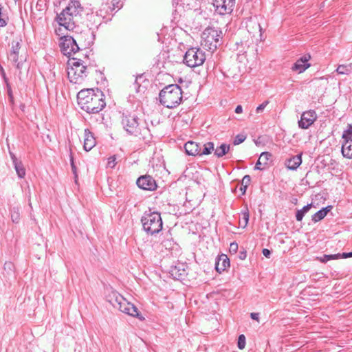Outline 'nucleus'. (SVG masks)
<instances>
[{
	"label": "nucleus",
	"mask_w": 352,
	"mask_h": 352,
	"mask_svg": "<svg viewBox=\"0 0 352 352\" xmlns=\"http://www.w3.org/2000/svg\"><path fill=\"white\" fill-rule=\"evenodd\" d=\"M78 104L88 113H98L106 106L104 95L96 89H82L77 95Z\"/></svg>",
	"instance_id": "obj_1"
},
{
	"label": "nucleus",
	"mask_w": 352,
	"mask_h": 352,
	"mask_svg": "<svg viewBox=\"0 0 352 352\" xmlns=\"http://www.w3.org/2000/svg\"><path fill=\"white\" fill-rule=\"evenodd\" d=\"M139 118L135 115L124 116L122 124L126 131L140 139L146 140L150 135V131L144 122H139Z\"/></svg>",
	"instance_id": "obj_2"
},
{
	"label": "nucleus",
	"mask_w": 352,
	"mask_h": 352,
	"mask_svg": "<svg viewBox=\"0 0 352 352\" xmlns=\"http://www.w3.org/2000/svg\"><path fill=\"white\" fill-rule=\"evenodd\" d=\"M159 100L160 102L166 108L177 107L182 100V91L180 87L176 84L166 86L160 91Z\"/></svg>",
	"instance_id": "obj_3"
},
{
	"label": "nucleus",
	"mask_w": 352,
	"mask_h": 352,
	"mask_svg": "<svg viewBox=\"0 0 352 352\" xmlns=\"http://www.w3.org/2000/svg\"><path fill=\"white\" fill-rule=\"evenodd\" d=\"M107 301L116 309L129 316L144 320L138 308L116 291L111 292L107 296Z\"/></svg>",
	"instance_id": "obj_4"
},
{
	"label": "nucleus",
	"mask_w": 352,
	"mask_h": 352,
	"mask_svg": "<svg viewBox=\"0 0 352 352\" xmlns=\"http://www.w3.org/2000/svg\"><path fill=\"white\" fill-rule=\"evenodd\" d=\"M87 76V67L82 60L76 58H71L67 62V77L74 84H81Z\"/></svg>",
	"instance_id": "obj_5"
},
{
	"label": "nucleus",
	"mask_w": 352,
	"mask_h": 352,
	"mask_svg": "<svg viewBox=\"0 0 352 352\" xmlns=\"http://www.w3.org/2000/svg\"><path fill=\"white\" fill-rule=\"evenodd\" d=\"M141 222L144 230L148 234H155L162 229V220L157 212H146L142 217Z\"/></svg>",
	"instance_id": "obj_6"
},
{
	"label": "nucleus",
	"mask_w": 352,
	"mask_h": 352,
	"mask_svg": "<svg viewBox=\"0 0 352 352\" xmlns=\"http://www.w3.org/2000/svg\"><path fill=\"white\" fill-rule=\"evenodd\" d=\"M222 31L214 28H207L201 34V46L207 50L214 51L220 45Z\"/></svg>",
	"instance_id": "obj_7"
},
{
	"label": "nucleus",
	"mask_w": 352,
	"mask_h": 352,
	"mask_svg": "<svg viewBox=\"0 0 352 352\" xmlns=\"http://www.w3.org/2000/svg\"><path fill=\"white\" fill-rule=\"evenodd\" d=\"M205 60V53L201 49L196 47L188 49L184 56V63L190 67L200 66Z\"/></svg>",
	"instance_id": "obj_8"
},
{
	"label": "nucleus",
	"mask_w": 352,
	"mask_h": 352,
	"mask_svg": "<svg viewBox=\"0 0 352 352\" xmlns=\"http://www.w3.org/2000/svg\"><path fill=\"white\" fill-rule=\"evenodd\" d=\"M21 39L16 38L11 43V47L8 54V60L19 69L22 67L23 58L19 56V50L21 47Z\"/></svg>",
	"instance_id": "obj_9"
},
{
	"label": "nucleus",
	"mask_w": 352,
	"mask_h": 352,
	"mask_svg": "<svg viewBox=\"0 0 352 352\" xmlns=\"http://www.w3.org/2000/svg\"><path fill=\"white\" fill-rule=\"evenodd\" d=\"M60 47L61 52L68 57L75 54L80 50L76 40L71 36H63L60 38Z\"/></svg>",
	"instance_id": "obj_10"
},
{
	"label": "nucleus",
	"mask_w": 352,
	"mask_h": 352,
	"mask_svg": "<svg viewBox=\"0 0 352 352\" xmlns=\"http://www.w3.org/2000/svg\"><path fill=\"white\" fill-rule=\"evenodd\" d=\"M80 17L74 16L72 12H69L65 10L57 15L56 21L60 26L63 27L67 30H72L76 27V23L78 22Z\"/></svg>",
	"instance_id": "obj_11"
},
{
	"label": "nucleus",
	"mask_w": 352,
	"mask_h": 352,
	"mask_svg": "<svg viewBox=\"0 0 352 352\" xmlns=\"http://www.w3.org/2000/svg\"><path fill=\"white\" fill-rule=\"evenodd\" d=\"M235 5V0H213L215 11L221 15L231 13Z\"/></svg>",
	"instance_id": "obj_12"
},
{
	"label": "nucleus",
	"mask_w": 352,
	"mask_h": 352,
	"mask_svg": "<svg viewBox=\"0 0 352 352\" xmlns=\"http://www.w3.org/2000/svg\"><path fill=\"white\" fill-rule=\"evenodd\" d=\"M317 119V114L314 110H309L304 112L301 115L300 120L298 121V126L303 129H308Z\"/></svg>",
	"instance_id": "obj_13"
},
{
	"label": "nucleus",
	"mask_w": 352,
	"mask_h": 352,
	"mask_svg": "<svg viewBox=\"0 0 352 352\" xmlns=\"http://www.w3.org/2000/svg\"><path fill=\"white\" fill-rule=\"evenodd\" d=\"M138 186L145 190H154L157 188L155 180L150 175L140 176L136 182Z\"/></svg>",
	"instance_id": "obj_14"
},
{
	"label": "nucleus",
	"mask_w": 352,
	"mask_h": 352,
	"mask_svg": "<svg viewBox=\"0 0 352 352\" xmlns=\"http://www.w3.org/2000/svg\"><path fill=\"white\" fill-rule=\"evenodd\" d=\"M310 55L302 56L294 64L292 67V70L298 72V73L303 72L310 67V64L308 63V61L310 60Z\"/></svg>",
	"instance_id": "obj_15"
},
{
	"label": "nucleus",
	"mask_w": 352,
	"mask_h": 352,
	"mask_svg": "<svg viewBox=\"0 0 352 352\" xmlns=\"http://www.w3.org/2000/svg\"><path fill=\"white\" fill-rule=\"evenodd\" d=\"M69 12H72L74 16L80 17L83 7L78 0H70L66 8L64 9Z\"/></svg>",
	"instance_id": "obj_16"
},
{
	"label": "nucleus",
	"mask_w": 352,
	"mask_h": 352,
	"mask_svg": "<svg viewBox=\"0 0 352 352\" xmlns=\"http://www.w3.org/2000/svg\"><path fill=\"white\" fill-rule=\"evenodd\" d=\"M84 134L83 148L86 151H89L96 146V139L89 129H85Z\"/></svg>",
	"instance_id": "obj_17"
},
{
	"label": "nucleus",
	"mask_w": 352,
	"mask_h": 352,
	"mask_svg": "<svg viewBox=\"0 0 352 352\" xmlns=\"http://www.w3.org/2000/svg\"><path fill=\"white\" fill-rule=\"evenodd\" d=\"M186 153L188 155L196 156L200 154V144L188 141L184 144Z\"/></svg>",
	"instance_id": "obj_18"
},
{
	"label": "nucleus",
	"mask_w": 352,
	"mask_h": 352,
	"mask_svg": "<svg viewBox=\"0 0 352 352\" xmlns=\"http://www.w3.org/2000/svg\"><path fill=\"white\" fill-rule=\"evenodd\" d=\"M272 154L269 152H263L256 163L254 169L262 170L265 168V166L267 165L268 161L271 159Z\"/></svg>",
	"instance_id": "obj_19"
},
{
	"label": "nucleus",
	"mask_w": 352,
	"mask_h": 352,
	"mask_svg": "<svg viewBox=\"0 0 352 352\" xmlns=\"http://www.w3.org/2000/svg\"><path fill=\"white\" fill-rule=\"evenodd\" d=\"M230 265V261L228 256L225 254L219 256L215 262L216 270L219 272L224 271Z\"/></svg>",
	"instance_id": "obj_20"
},
{
	"label": "nucleus",
	"mask_w": 352,
	"mask_h": 352,
	"mask_svg": "<svg viewBox=\"0 0 352 352\" xmlns=\"http://www.w3.org/2000/svg\"><path fill=\"white\" fill-rule=\"evenodd\" d=\"M302 163V154L293 156L286 160L285 166L289 170H295Z\"/></svg>",
	"instance_id": "obj_21"
},
{
	"label": "nucleus",
	"mask_w": 352,
	"mask_h": 352,
	"mask_svg": "<svg viewBox=\"0 0 352 352\" xmlns=\"http://www.w3.org/2000/svg\"><path fill=\"white\" fill-rule=\"evenodd\" d=\"M344 140V142L342 146V153L344 157L351 159L352 158V138Z\"/></svg>",
	"instance_id": "obj_22"
},
{
	"label": "nucleus",
	"mask_w": 352,
	"mask_h": 352,
	"mask_svg": "<svg viewBox=\"0 0 352 352\" xmlns=\"http://www.w3.org/2000/svg\"><path fill=\"white\" fill-rule=\"evenodd\" d=\"M332 209V206H328L327 207H324V208H322L321 210H318L317 212H316L313 216H312V221L314 222H318L320 220H322V219H324L327 213Z\"/></svg>",
	"instance_id": "obj_23"
},
{
	"label": "nucleus",
	"mask_w": 352,
	"mask_h": 352,
	"mask_svg": "<svg viewBox=\"0 0 352 352\" xmlns=\"http://www.w3.org/2000/svg\"><path fill=\"white\" fill-rule=\"evenodd\" d=\"M336 71L340 75H349L352 73V63L339 65Z\"/></svg>",
	"instance_id": "obj_24"
},
{
	"label": "nucleus",
	"mask_w": 352,
	"mask_h": 352,
	"mask_svg": "<svg viewBox=\"0 0 352 352\" xmlns=\"http://www.w3.org/2000/svg\"><path fill=\"white\" fill-rule=\"evenodd\" d=\"M214 150V144L211 142H208L203 145L200 144V154L199 155H209Z\"/></svg>",
	"instance_id": "obj_25"
},
{
	"label": "nucleus",
	"mask_w": 352,
	"mask_h": 352,
	"mask_svg": "<svg viewBox=\"0 0 352 352\" xmlns=\"http://www.w3.org/2000/svg\"><path fill=\"white\" fill-rule=\"evenodd\" d=\"M230 150V145L226 144H221L214 150V155L218 157H221L228 153Z\"/></svg>",
	"instance_id": "obj_26"
},
{
	"label": "nucleus",
	"mask_w": 352,
	"mask_h": 352,
	"mask_svg": "<svg viewBox=\"0 0 352 352\" xmlns=\"http://www.w3.org/2000/svg\"><path fill=\"white\" fill-rule=\"evenodd\" d=\"M312 207V204L305 206L301 210H298L296 214V219L298 221H302L305 214L309 211Z\"/></svg>",
	"instance_id": "obj_27"
},
{
	"label": "nucleus",
	"mask_w": 352,
	"mask_h": 352,
	"mask_svg": "<svg viewBox=\"0 0 352 352\" xmlns=\"http://www.w3.org/2000/svg\"><path fill=\"white\" fill-rule=\"evenodd\" d=\"M13 164L19 177L23 178L25 175V170L22 162L19 161Z\"/></svg>",
	"instance_id": "obj_28"
},
{
	"label": "nucleus",
	"mask_w": 352,
	"mask_h": 352,
	"mask_svg": "<svg viewBox=\"0 0 352 352\" xmlns=\"http://www.w3.org/2000/svg\"><path fill=\"white\" fill-rule=\"evenodd\" d=\"M11 219L13 223H17L20 221V212L18 207H13L10 211Z\"/></svg>",
	"instance_id": "obj_29"
},
{
	"label": "nucleus",
	"mask_w": 352,
	"mask_h": 352,
	"mask_svg": "<svg viewBox=\"0 0 352 352\" xmlns=\"http://www.w3.org/2000/svg\"><path fill=\"white\" fill-rule=\"evenodd\" d=\"M340 256L337 255V254H324L322 257L319 258V260L322 263H327V261L333 259H339Z\"/></svg>",
	"instance_id": "obj_30"
},
{
	"label": "nucleus",
	"mask_w": 352,
	"mask_h": 352,
	"mask_svg": "<svg viewBox=\"0 0 352 352\" xmlns=\"http://www.w3.org/2000/svg\"><path fill=\"white\" fill-rule=\"evenodd\" d=\"M245 337L243 334H241L239 336L238 342H237V346L239 349L242 350L245 346Z\"/></svg>",
	"instance_id": "obj_31"
},
{
	"label": "nucleus",
	"mask_w": 352,
	"mask_h": 352,
	"mask_svg": "<svg viewBox=\"0 0 352 352\" xmlns=\"http://www.w3.org/2000/svg\"><path fill=\"white\" fill-rule=\"evenodd\" d=\"M352 138V124H349L348 129L344 131L342 135V138Z\"/></svg>",
	"instance_id": "obj_32"
},
{
	"label": "nucleus",
	"mask_w": 352,
	"mask_h": 352,
	"mask_svg": "<svg viewBox=\"0 0 352 352\" xmlns=\"http://www.w3.org/2000/svg\"><path fill=\"white\" fill-rule=\"evenodd\" d=\"M142 78H143L142 75H140L139 76H137L135 79V82L133 83V87H134V89H135L136 92L140 91V85L139 80H141Z\"/></svg>",
	"instance_id": "obj_33"
},
{
	"label": "nucleus",
	"mask_w": 352,
	"mask_h": 352,
	"mask_svg": "<svg viewBox=\"0 0 352 352\" xmlns=\"http://www.w3.org/2000/svg\"><path fill=\"white\" fill-rule=\"evenodd\" d=\"M177 267H175L174 269L171 270V274L175 276V278H180L182 276L185 274V270H182V272H180L179 274H177Z\"/></svg>",
	"instance_id": "obj_34"
},
{
	"label": "nucleus",
	"mask_w": 352,
	"mask_h": 352,
	"mask_svg": "<svg viewBox=\"0 0 352 352\" xmlns=\"http://www.w3.org/2000/svg\"><path fill=\"white\" fill-rule=\"evenodd\" d=\"M245 137L243 136V135H238L235 138L233 143L234 145H238V144L242 143L245 140Z\"/></svg>",
	"instance_id": "obj_35"
},
{
	"label": "nucleus",
	"mask_w": 352,
	"mask_h": 352,
	"mask_svg": "<svg viewBox=\"0 0 352 352\" xmlns=\"http://www.w3.org/2000/svg\"><path fill=\"white\" fill-rule=\"evenodd\" d=\"M70 164H71L72 172H73L74 175H75V178L76 179L77 178V174H76L77 168L74 164V157L72 155V153L70 154Z\"/></svg>",
	"instance_id": "obj_36"
},
{
	"label": "nucleus",
	"mask_w": 352,
	"mask_h": 352,
	"mask_svg": "<svg viewBox=\"0 0 352 352\" xmlns=\"http://www.w3.org/2000/svg\"><path fill=\"white\" fill-rule=\"evenodd\" d=\"M269 101L265 100L262 104H261L258 107H257L256 111L257 113L262 112L266 106L268 104Z\"/></svg>",
	"instance_id": "obj_37"
},
{
	"label": "nucleus",
	"mask_w": 352,
	"mask_h": 352,
	"mask_svg": "<svg viewBox=\"0 0 352 352\" xmlns=\"http://www.w3.org/2000/svg\"><path fill=\"white\" fill-rule=\"evenodd\" d=\"M116 158L115 156L110 157L108 159V166L110 168H114L116 164Z\"/></svg>",
	"instance_id": "obj_38"
},
{
	"label": "nucleus",
	"mask_w": 352,
	"mask_h": 352,
	"mask_svg": "<svg viewBox=\"0 0 352 352\" xmlns=\"http://www.w3.org/2000/svg\"><path fill=\"white\" fill-rule=\"evenodd\" d=\"M251 182V178H250V176L248 175H246L243 177V179H242V182H241V184L242 185H245L246 186H248V185L250 184Z\"/></svg>",
	"instance_id": "obj_39"
},
{
	"label": "nucleus",
	"mask_w": 352,
	"mask_h": 352,
	"mask_svg": "<svg viewBox=\"0 0 352 352\" xmlns=\"http://www.w3.org/2000/svg\"><path fill=\"white\" fill-rule=\"evenodd\" d=\"M243 219L245 221V225H247L249 220V213L248 211L243 212Z\"/></svg>",
	"instance_id": "obj_40"
},
{
	"label": "nucleus",
	"mask_w": 352,
	"mask_h": 352,
	"mask_svg": "<svg viewBox=\"0 0 352 352\" xmlns=\"http://www.w3.org/2000/svg\"><path fill=\"white\" fill-rule=\"evenodd\" d=\"M238 249V244L236 243H232L230 245V250L233 251L234 252H236Z\"/></svg>",
	"instance_id": "obj_41"
},
{
	"label": "nucleus",
	"mask_w": 352,
	"mask_h": 352,
	"mask_svg": "<svg viewBox=\"0 0 352 352\" xmlns=\"http://www.w3.org/2000/svg\"><path fill=\"white\" fill-rule=\"evenodd\" d=\"M263 252V254L267 257V258H270V255H271V251L268 249H266V248H264L262 251Z\"/></svg>",
	"instance_id": "obj_42"
},
{
	"label": "nucleus",
	"mask_w": 352,
	"mask_h": 352,
	"mask_svg": "<svg viewBox=\"0 0 352 352\" xmlns=\"http://www.w3.org/2000/svg\"><path fill=\"white\" fill-rule=\"evenodd\" d=\"M10 157L12 160V163L14 164L17 162H19L18 159L16 158V157L15 156V155L12 153V152H10Z\"/></svg>",
	"instance_id": "obj_43"
},
{
	"label": "nucleus",
	"mask_w": 352,
	"mask_h": 352,
	"mask_svg": "<svg viewBox=\"0 0 352 352\" xmlns=\"http://www.w3.org/2000/svg\"><path fill=\"white\" fill-rule=\"evenodd\" d=\"M12 267H13V265H12V263H10V262H6V263H5V264H4V268H5V269H7V268H8V269H9L10 270H12Z\"/></svg>",
	"instance_id": "obj_44"
},
{
	"label": "nucleus",
	"mask_w": 352,
	"mask_h": 352,
	"mask_svg": "<svg viewBox=\"0 0 352 352\" xmlns=\"http://www.w3.org/2000/svg\"><path fill=\"white\" fill-rule=\"evenodd\" d=\"M250 316H251L252 319L258 320V317H259V314L258 313H252Z\"/></svg>",
	"instance_id": "obj_45"
},
{
	"label": "nucleus",
	"mask_w": 352,
	"mask_h": 352,
	"mask_svg": "<svg viewBox=\"0 0 352 352\" xmlns=\"http://www.w3.org/2000/svg\"><path fill=\"white\" fill-rule=\"evenodd\" d=\"M243 111V107L241 105H237L235 108V113H241Z\"/></svg>",
	"instance_id": "obj_46"
},
{
	"label": "nucleus",
	"mask_w": 352,
	"mask_h": 352,
	"mask_svg": "<svg viewBox=\"0 0 352 352\" xmlns=\"http://www.w3.org/2000/svg\"><path fill=\"white\" fill-rule=\"evenodd\" d=\"M337 255L340 256L339 258H349V255H348V253H345V252H344L342 254L338 253V254H337Z\"/></svg>",
	"instance_id": "obj_47"
},
{
	"label": "nucleus",
	"mask_w": 352,
	"mask_h": 352,
	"mask_svg": "<svg viewBox=\"0 0 352 352\" xmlns=\"http://www.w3.org/2000/svg\"><path fill=\"white\" fill-rule=\"evenodd\" d=\"M247 188L248 186L241 184V186L240 187V190L242 192L243 195L245 194Z\"/></svg>",
	"instance_id": "obj_48"
},
{
	"label": "nucleus",
	"mask_w": 352,
	"mask_h": 352,
	"mask_svg": "<svg viewBox=\"0 0 352 352\" xmlns=\"http://www.w3.org/2000/svg\"><path fill=\"white\" fill-rule=\"evenodd\" d=\"M254 25H255V26L257 28V29L258 30L259 32H261V25L258 23H256V22H254Z\"/></svg>",
	"instance_id": "obj_49"
},
{
	"label": "nucleus",
	"mask_w": 352,
	"mask_h": 352,
	"mask_svg": "<svg viewBox=\"0 0 352 352\" xmlns=\"http://www.w3.org/2000/svg\"><path fill=\"white\" fill-rule=\"evenodd\" d=\"M239 257L241 259H245V258L246 257V254L245 253L241 252Z\"/></svg>",
	"instance_id": "obj_50"
},
{
	"label": "nucleus",
	"mask_w": 352,
	"mask_h": 352,
	"mask_svg": "<svg viewBox=\"0 0 352 352\" xmlns=\"http://www.w3.org/2000/svg\"><path fill=\"white\" fill-rule=\"evenodd\" d=\"M8 94H9L10 98H12V91H11L10 89L8 90Z\"/></svg>",
	"instance_id": "obj_51"
},
{
	"label": "nucleus",
	"mask_w": 352,
	"mask_h": 352,
	"mask_svg": "<svg viewBox=\"0 0 352 352\" xmlns=\"http://www.w3.org/2000/svg\"><path fill=\"white\" fill-rule=\"evenodd\" d=\"M349 257H352V252H348Z\"/></svg>",
	"instance_id": "obj_52"
},
{
	"label": "nucleus",
	"mask_w": 352,
	"mask_h": 352,
	"mask_svg": "<svg viewBox=\"0 0 352 352\" xmlns=\"http://www.w3.org/2000/svg\"><path fill=\"white\" fill-rule=\"evenodd\" d=\"M15 2H16L18 0H14Z\"/></svg>",
	"instance_id": "obj_53"
}]
</instances>
